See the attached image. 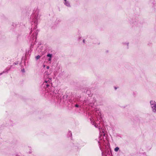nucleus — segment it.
<instances>
[{"label":"nucleus","instance_id":"obj_1","mask_svg":"<svg viewBox=\"0 0 156 156\" xmlns=\"http://www.w3.org/2000/svg\"><path fill=\"white\" fill-rule=\"evenodd\" d=\"M49 74L47 73L46 76L45 77L47 78L45 79L44 81L42 84V87L47 91L49 93L50 88L52 86V78L49 77Z\"/></svg>","mask_w":156,"mask_h":156},{"label":"nucleus","instance_id":"obj_2","mask_svg":"<svg viewBox=\"0 0 156 156\" xmlns=\"http://www.w3.org/2000/svg\"><path fill=\"white\" fill-rule=\"evenodd\" d=\"M150 106L152 112L154 113L156 112V102L154 101L151 100L150 102Z\"/></svg>","mask_w":156,"mask_h":156},{"label":"nucleus","instance_id":"obj_3","mask_svg":"<svg viewBox=\"0 0 156 156\" xmlns=\"http://www.w3.org/2000/svg\"><path fill=\"white\" fill-rule=\"evenodd\" d=\"M38 21V15L36 14L35 15L34 17L33 18V21L32 23V26L34 24V28L33 29V30H35L37 28V22Z\"/></svg>","mask_w":156,"mask_h":156},{"label":"nucleus","instance_id":"obj_4","mask_svg":"<svg viewBox=\"0 0 156 156\" xmlns=\"http://www.w3.org/2000/svg\"><path fill=\"white\" fill-rule=\"evenodd\" d=\"M104 131L105 130L102 129L100 130V136L99 137V138L100 140L102 139L101 137H102V136H105V133H104Z\"/></svg>","mask_w":156,"mask_h":156},{"label":"nucleus","instance_id":"obj_5","mask_svg":"<svg viewBox=\"0 0 156 156\" xmlns=\"http://www.w3.org/2000/svg\"><path fill=\"white\" fill-rule=\"evenodd\" d=\"M96 101V100L95 98H93V100L92 101V102H90L88 104L89 106L91 107H93Z\"/></svg>","mask_w":156,"mask_h":156},{"label":"nucleus","instance_id":"obj_6","mask_svg":"<svg viewBox=\"0 0 156 156\" xmlns=\"http://www.w3.org/2000/svg\"><path fill=\"white\" fill-rule=\"evenodd\" d=\"M35 33H34L32 34V36H33L32 38L33 40H34V38H36V36L37 35L38 31H37V30H35Z\"/></svg>","mask_w":156,"mask_h":156},{"label":"nucleus","instance_id":"obj_7","mask_svg":"<svg viewBox=\"0 0 156 156\" xmlns=\"http://www.w3.org/2000/svg\"><path fill=\"white\" fill-rule=\"evenodd\" d=\"M58 91H57V90H56V91H54L53 92H51L50 94H51V95H52V96H55L56 95L57 93H58Z\"/></svg>","mask_w":156,"mask_h":156},{"label":"nucleus","instance_id":"obj_8","mask_svg":"<svg viewBox=\"0 0 156 156\" xmlns=\"http://www.w3.org/2000/svg\"><path fill=\"white\" fill-rule=\"evenodd\" d=\"M65 2L64 4L65 5H66V6L68 7H70V4L69 3V2H68L66 1V0H64Z\"/></svg>","mask_w":156,"mask_h":156},{"label":"nucleus","instance_id":"obj_9","mask_svg":"<svg viewBox=\"0 0 156 156\" xmlns=\"http://www.w3.org/2000/svg\"><path fill=\"white\" fill-rule=\"evenodd\" d=\"M119 148L118 147H116L115 148L114 151L115 152H117L119 150Z\"/></svg>","mask_w":156,"mask_h":156},{"label":"nucleus","instance_id":"obj_10","mask_svg":"<svg viewBox=\"0 0 156 156\" xmlns=\"http://www.w3.org/2000/svg\"><path fill=\"white\" fill-rule=\"evenodd\" d=\"M72 136V133L70 131H69V134H68V136L71 137Z\"/></svg>","mask_w":156,"mask_h":156},{"label":"nucleus","instance_id":"obj_11","mask_svg":"<svg viewBox=\"0 0 156 156\" xmlns=\"http://www.w3.org/2000/svg\"><path fill=\"white\" fill-rule=\"evenodd\" d=\"M47 56L49 58H51L52 57V55L51 54H48L47 55Z\"/></svg>","mask_w":156,"mask_h":156},{"label":"nucleus","instance_id":"obj_12","mask_svg":"<svg viewBox=\"0 0 156 156\" xmlns=\"http://www.w3.org/2000/svg\"><path fill=\"white\" fill-rule=\"evenodd\" d=\"M8 71V70H4L2 72L0 73V75H2L3 73H5L6 72H7Z\"/></svg>","mask_w":156,"mask_h":156},{"label":"nucleus","instance_id":"obj_13","mask_svg":"<svg viewBox=\"0 0 156 156\" xmlns=\"http://www.w3.org/2000/svg\"><path fill=\"white\" fill-rule=\"evenodd\" d=\"M40 58V56L39 55H38L36 56L35 57L36 59L37 60L39 59Z\"/></svg>","mask_w":156,"mask_h":156},{"label":"nucleus","instance_id":"obj_14","mask_svg":"<svg viewBox=\"0 0 156 156\" xmlns=\"http://www.w3.org/2000/svg\"><path fill=\"white\" fill-rule=\"evenodd\" d=\"M94 126L96 127V128H97L98 127H99V126H99L98 125H97V124H95V125H94Z\"/></svg>","mask_w":156,"mask_h":156},{"label":"nucleus","instance_id":"obj_15","mask_svg":"<svg viewBox=\"0 0 156 156\" xmlns=\"http://www.w3.org/2000/svg\"><path fill=\"white\" fill-rule=\"evenodd\" d=\"M21 71L23 72V73H24L25 72V70H24V69H22L21 70Z\"/></svg>","mask_w":156,"mask_h":156},{"label":"nucleus","instance_id":"obj_16","mask_svg":"<svg viewBox=\"0 0 156 156\" xmlns=\"http://www.w3.org/2000/svg\"><path fill=\"white\" fill-rule=\"evenodd\" d=\"M75 107H79V105L77 104H76L75 105Z\"/></svg>","mask_w":156,"mask_h":156},{"label":"nucleus","instance_id":"obj_17","mask_svg":"<svg viewBox=\"0 0 156 156\" xmlns=\"http://www.w3.org/2000/svg\"><path fill=\"white\" fill-rule=\"evenodd\" d=\"M51 58H48V61H51Z\"/></svg>","mask_w":156,"mask_h":156},{"label":"nucleus","instance_id":"obj_18","mask_svg":"<svg viewBox=\"0 0 156 156\" xmlns=\"http://www.w3.org/2000/svg\"><path fill=\"white\" fill-rule=\"evenodd\" d=\"M91 123L93 124H94V122H93L92 121H91Z\"/></svg>","mask_w":156,"mask_h":156},{"label":"nucleus","instance_id":"obj_19","mask_svg":"<svg viewBox=\"0 0 156 156\" xmlns=\"http://www.w3.org/2000/svg\"><path fill=\"white\" fill-rule=\"evenodd\" d=\"M84 41H85V40H84H84H83V43H84Z\"/></svg>","mask_w":156,"mask_h":156},{"label":"nucleus","instance_id":"obj_20","mask_svg":"<svg viewBox=\"0 0 156 156\" xmlns=\"http://www.w3.org/2000/svg\"><path fill=\"white\" fill-rule=\"evenodd\" d=\"M33 31V30H32L31 32H30V33H31L32 31Z\"/></svg>","mask_w":156,"mask_h":156},{"label":"nucleus","instance_id":"obj_21","mask_svg":"<svg viewBox=\"0 0 156 156\" xmlns=\"http://www.w3.org/2000/svg\"><path fill=\"white\" fill-rule=\"evenodd\" d=\"M49 68V67L48 66L47 67V69H48Z\"/></svg>","mask_w":156,"mask_h":156},{"label":"nucleus","instance_id":"obj_22","mask_svg":"<svg viewBox=\"0 0 156 156\" xmlns=\"http://www.w3.org/2000/svg\"><path fill=\"white\" fill-rule=\"evenodd\" d=\"M128 44H129V43H127V46H128Z\"/></svg>","mask_w":156,"mask_h":156},{"label":"nucleus","instance_id":"obj_23","mask_svg":"<svg viewBox=\"0 0 156 156\" xmlns=\"http://www.w3.org/2000/svg\"><path fill=\"white\" fill-rule=\"evenodd\" d=\"M103 153H102V156H103Z\"/></svg>","mask_w":156,"mask_h":156},{"label":"nucleus","instance_id":"obj_24","mask_svg":"<svg viewBox=\"0 0 156 156\" xmlns=\"http://www.w3.org/2000/svg\"><path fill=\"white\" fill-rule=\"evenodd\" d=\"M115 89H116V87H115Z\"/></svg>","mask_w":156,"mask_h":156},{"label":"nucleus","instance_id":"obj_25","mask_svg":"<svg viewBox=\"0 0 156 156\" xmlns=\"http://www.w3.org/2000/svg\"><path fill=\"white\" fill-rule=\"evenodd\" d=\"M100 114L101 115V113H100Z\"/></svg>","mask_w":156,"mask_h":156}]
</instances>
